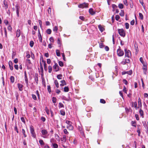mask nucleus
I'll list each match as a JSON object with an SVG mask.
<instances>
[{"instance_id":"f257e3e1","label":"nucleus","mask_w":148,"mask_h":148,"mask_svg":"<svg viewBox=\"0 0 148 148\" xmlns=\"http://www.w3.org/2000/svg\"><path fill=\"white\" fill-rule=\"evenodd\" d=\"M26 64L27 69H30L32 65V64L31 63L30 60L29 59H27L26 60Z\"/></svg>"},{"instance_id":"f03ea898","label":"nucleus","mask_w":148,"mask_h":148,"mask_svg":"<svg viewBox=\"0 0 148 148\" xmlns=\"http://www.w3.org/2000/svg\"><path fill=\"white\" fill-rule=\"evenodd\" d=\"M118 31L119 34L121 36L123 37L125 36V31L123 29H118Z\"/></svg>"},{"instance_id":"7ed1b4c3","label":"nucleus","mask_w":148,"mask_h":148,"mask_svg":"<svg viewBox=\"0 0 148 148\" xmlns=\"http://www.w3.org/2000/svg\"><path fill=\"white\" fill-rule=\"evenodd\" d=\"M88 3H84L80 4L78 5V7L81 8H87L88 7Z\"/></svg>"},{"instance_id":"20e7f679","label":"nucleus","mask_w":148,"mask_h":148,"mask_svg":"<svg viewBox=\"0 0 148 148\" xmlns=\"http://www.w3.org/2000/svg\"><path fill=\"white\" fill-rule=\"evenodd\" d=\"M125 56L127 58H130L131 55V51L126 49H125Z\"/></svg>"},{"instance_id":"39448f33","label":"nucleus","mask_w":148,"mask_h":148,"mask_svg":"<svg viewBox=\"0 0 148 148\" xmlns=\"http://www.w3.org/2000/svg\"><path fill=\"white\" fill-rule=\"evenodd\" d=\"M117 54L119 56H122L124 55V53L123 51L121 49H118L117 51Z\"/></svg>"},{"instance_id":"423d86ee","label":"nucleus","mask_w":148,"mask_h":148,"mask_svg":"<svg viewBox=\"0 0 148 148\" xmlns=\"http://www.w3.org/2000/svg\"><path fill=\"white\" fill-rule=\"evenodd\" d=\"M30 132L32 135L33 137L35 138L36 136V135L34 131L32 126L30 127Z\"/></svg>"},{"instance_id":"0eeeda50","label":"nucleus","mask_w":148,"mask_h":148,"mask_svg":"<svg viewBox=\"0 0 148 148\" xmlns=\"http://www.w3.org/2000/svg\"><path fill=\"white\" fill-rule=\"evenodd\" d=\"M53 69L56 70V71H58L59 70V66H58L57 64L55 63V65L53 66Z\"/></svg>"},{"instance_id":"6e6552de","label":"nucleus","mask_w":148,"mask_h":148,"mask_svg":"<svg viewBox=\"0 0 148 148\" xmlns=\"http://www.w3.org/2000/svg\"><path fill=\"white\" fill-rule=\"evenodd\" d=\"M78 129L80 132V133L83 136L84 135V133L82 130V128L81 126H79Z\"/></svg>"},{"instance_id":"1a4fd4ad","label":"nucleus","mask_w":148,"mask_h":148,"mask_svg":"<svg viewBox=\"0 0 148 148\" xmlns=\"http://www.w3.org/2000/svg\"><path fill=\"white\" fill-rule=\"evenodd\" d=\"M138 108H142V103L141 100L140 98L139 97L138 99Z\"/></svg>"},{"instance_id":"9d476101","label":"nucleus","mask_w":148,"mask_h":148,"mask_svg":"<svg viewBox=\"0 0 148 148\" xmlns=\"http://www.w3.org/2000/svg\"><path fill=\"white\" fill-rule=\"evenodd\" d=\"M25 80L26 83V86H28V80L26 72L25 73Z\"/></svg>"},{"instance_id":"9b49d317","label":"nucleus","mask_w":148,"mask_h":148,"mask_svg":"<svg viewBox=\"0 0 148 148\" xmlns=\"http://www.w3.org/2000/svg\"><path fill=\"white\" fill-rule=\"evenodd\" d=\"M9 65L10 67V69L11 70H12L13 69V63L11 61H10L9 62Z\"/></svg>"},{"instance_id":"f8f14e48","label":"nucleus","mask_w":148,"mask_h":148,"mask_svg":"<svg viewBox=\"0 0 148 148\" xmlns=\"http://www.w3.org/2000/svg\"><path fill=\"white\" fill-rule=\"evenodd\" d=\"M89 12L90 14L92 15H93L95 14V12L93 10V9L90 8L89 9Z\"/></svg>"},{"instance_id":"ddd939ff","label":"nucleus","mask_w":148,"mask_h":148,"mask_svg":"<svg viewBox=\"0 0 148 148\" xmlns=\"http://www.w3.org/2000/svg\"><path fill=\"white\" fill-rule=\"evenodd\" d=\"M15 8L16 9V13L18 16H19V7L17 5L15 6Z\"/></svg>"},{"instance_id":"4468645a","label":"nucleus","mask_w":148,"mask_h":148,"mask_svg":"<svg viewBox=\"0 0 148 148\" xmlns=\"http://www.w3.org/2000/svg\"><path fill=\"white\" fill-rule=\"evenodd\" d=\"M18 88L20 91H22L23 90V85L22 84L18 83Z\"/></svg>"},{"instance_id":"2eb2a0df","label":"nucleus","mask_w":148,"mask_h":148,"mask_svg":"<svg viewBox=\"0 0 148 148\" xmlns=\"http://www.w3.org/2000/svg\"><path fill=\"white\" fill-rule=\"evenodd\" d=\"M60 82L62 83L60 85V86H64L66 85V83L64 80H62L60 81Z\"/></svg>"},{"instance_id":"dca6fc26","label":"nucleus","mask_w":148,"mask_h":148,"mask_svg":"<svg viewBox=\"0 0 148 148\" xmlns=\"http://www.w3.org/2000/svg\"><path fill=\"white\" fill-rule=\"evenodd\" d=\"M4 5L3 6V7L6 10L8 8V5L7 3L5 2V1H3Z\"/></svg>"},{"instance_id":"f3484780","label":"nucleus","mask_w":148,"mask_h":148,"mask_svg":"<svg viewBox=\"0 0 148 148\" xmlns=\"http://www.w3.org/2000/svg\"><path fill=\"white\" fill-rule=\"evenodd\" d=\"M21 35V31L20 29L17 30L16 32V36L17 37H19Z\"/></svg>"},{"instance_id":"a211bd4d","label":"nucleus","mask_w":148,"mask_h":148,"mask_svg":"<svg viewBox=\"0 0 148 148\" xmlns=\"http://www.w3.org/2000/svg\"><path fill=\"white\" fill-rule=\"evenodd\" d=\"M139 112L142 118H143L144 117V112H143V111L142 110L141 108L140 109V110L139 111Z\"/></svg>"},{"instance_id":"6ab92c4d","label":"nucleus","mask_w":148,"mask_h":148,"mask_svg":"<svg viewBox=\"0 0 148 148\" xmlns=\"http://www.w3.org/2000/svg\"><path fill=\"white\" fill-rule=\"evenodd\" d=\"M67 128L68 129H69L70 130H72L73 129V126H72L71 124L68 125L67 126Z\"/></svg>"},{"instance_id":"aec40b11","label":"nucleus","mask_w":148,"mask_h":148,"mask_svg":"<svg viewBox=\"0 0 148 148\" xmlns=\"http://www.w3.org/2000/svg\"><path fill=\"white\" fill-rule=\"evenodd\" d=\"M35 81L37 84H38V75L37 74H35L34 77Z\"/></svg>"},{"instance_id":"412c9836","label":"nucleus","mask_w":148,"mask_h":148,"mask_svg":"<svg viewBox=\"0 0 148 148\" xmlns=\"http://www.w3.org/2000/svg\"><path fill=\"white\" fill-rule=\"evenodd\" d=\"M41 133L43 135H46L47 134V131L45 130H42L41 131Z\"/></svg>"},{"instance_id":"4be33fe9","label":"nucleus","mask_w":148,"mask_h":148,"mask_svg":"<svg viewBox=\"0 0 148 148\" xmlns=\"http://www.w3.org/2000/svg\"><path fill=\"white\" fill-rule=\"evenodd\" d=\"M61 140L64 142H65L66 141V137L65 135L63 136V138L61 139Z\"/></svg>"},{"instance_id":"5701e85b","label":"nucleus","mask_w":148,"mask_h":148,"mask_svg":"<svg viewBox=\"0 0 148 148\" xmlns=\"http://www.w3.org/2000/svg\"><path fill=\"white\" fill-rule=\"evenodd\" d=\"M143 71L144 73L145 74H146V72H147V66H145V67H143Z\"/></svg>"},{"instance_id":"b1692460","label":"nucleus","mask_w":148,"mask_h":148,"mask_svg":"<svg viewBox=\"0 0 148 148\" xmlns=\"http://www.w3.org/2000/svg\"><path fill=\"white\" fill-rule=\"evenodd\" d=\"M134 105V108L136 109L137 110L138 108L137 107V103L136 102H135L134 103L132 102V106H133V105Z\"/></svg>"},{"instance_id":"393cba45","label":"nucleus","mask_w":148,"mask_h":148,"mask_svg":"<svg viewBox=\"0 0 148 148\" xmlns=\"http://www.w3.org/2000/svg\"><path fill=\"white\" fill-rule=\"evenodd\" d=\"M132 125L135 127H136V123L135 121H132L131 122Z\"/></svg>"},{"instance_id":"a878e982","label":"nucleus","mask_w":148,"mask_h":148,"mask_svg":"<svg viewBox=\"0 0 148 148\" xmlns=\"http://www.w3.org/2000/svg\"><path fill=\"white\" fill-rule=\"evenodd\" d=\"M98 28L101 32L104 30V28L100 25L98 26Z\"/></svg>"},{"instance_id":"bb28decb","label":"nucleus","mask_w":148,"mask_h":148,"mask_svg":"<svg viewBox=\"0 0 148 148\" xmlns=\"http://www.w3.org/2000/svg\"><path fill=\"white\" fill-rule=\"evenodd\" d=\"M54 83L56 85V87L58 88L59 87V86L58 81L57 80H55L54 81Z\"/></svg>"},{"instance_id":"cd10ccee","label":"nucleus","mask_w":148,"mask_h":148,"mask_svg":"<svg viewBox=\"0 0 148 148\" xmlns=\"http://www.w3.org/2000/svg\"><path fill=\"white\" fill-rule=\"evenodd\" d=\"M113 11H114L117 8V6L115 4H112Z\"/></svg>"},{"instance_id":"c85d7f7f","label":"nucleus","mask_w":148,"mask_h":148,"mask_svg":"<svg viewBox=\"0 0 148 148\" xmlns=\"http://www.w3.org/2000/svg\"><path fill=\"white\" fill-rule=\"evenodd\" d=\"M10 82L12 83H13L14 81V78L13 76H11L10 78Z\"/></svg>"},{"instance_id":"c756f323","label":"nucleus","mask_w":148,"mask_h":148,"mask_svg":"<svg viewBox=\"0 0 148 148\" xmlns=\"http://www.w3.org/2000/svg\"><path fill=\"white\" fill-rule=\"evenodd\" d=\"M119 15L121 16H123L124 15V10H121L119 13Z\"/></svg>"},{"instance_id":"7c9ffc66","label":"nucleus","mask_w":148,"mask_h":148,"mask_svg":"<svg viewBox=\"0 0 148 148\" xmlns=\"http://www.w3.org/2000/svg\"><path fill=\"white\" fill-rule=\"evenodd\" d=\"M69 91V88L68 87L65 86L64 88V91L65 92H68Z\"/></svg>"},{"instance_id":"2f4dec72","label":"nucleus","mask_w":148,"mask_h":148,"mask_svg":"<svg viewBox=\"0 0 148 148\" xmlns=\"http://www.w3.org/2000/svg\"><path fill=\"white\" fill-rule=\"evenodd\" d=\"M56 55H57V56H60V51L59 50L57 49L56 50Z\"/></svg>"},{"instance_id":"473e14b6","label":"nucleus","mask_w":148,"mask_h":148,"mask_svg":"<svg viewBox=\"0 0 148 148\" xmlns=\"http://www.w3.org/2000/svg\"><path fill=\"white\" fill-rule=\"evenodd\" d=\"M62 77V75L61 74L58 75L57 76V78L59 79H61Z\"/></svg>"},{"instance_id":"72a5a7b5","label":"nucleus","mask_w":148,"mask_h":148,"mask_svg":"<svg viewBox=\"0 0 148 148\" xmlns=\"http://www.w3.org/2000/svg\"><path fill=\"white\" fill-rule=\"evenodd\" d=\"M139 17L141 20H143V15L141 13H139Z\"/></svg>"},{"instance_id":"f704fd0d","label":"nucleus","mask_w":148,"mask_h":148,"mask_svg":"<svg viewBox=\"0 0 148 148\" xmlns=\"http://www.w3.org/2000/svg\"><path fill=\"white\" fill-rule=\"evenodd\" d=\"M125 27L126 29H129V24L128 23H125Z\"/></svg>"},{"instance_id":"c9c22d12","label":"nucleus","mask_w":148,"mask_h":148,"mask_svg":"<svg viewBox=\"0 0 148 148\" xmlns=\"http://www.w3.org/2000/svg\"><path fill=\"white\" fill-rule=\"evenodd\" d=\"M118 7L120 9H122L123 8V5L122 3H119L118 5Z\"/></svg>"},{"instance_id":"e433bc0d","label":"nucleus","mask_w":148,"mask_h":148,"mask_svg":"<svg viewBox=\"0 0 148 148\" xmlns=\"http://www.w3.org/2000/svg\"><path fill=\"white\" fill-rule=\"evenodd\" d=\"M39 40L40 42H42V38L41 35H38Z\"/></svg>"},{"instance_id":"4c0bfd02","label":"nucleus","mask_w":148,"mask_h":148,"mask_svg":"<svg viewBox=\"0 0 148 148\" xmlns=\"http://www.w3.org/2000/svg\"><path fill=\"white\" fill-rule=\"evenodd\" d=\"M47 33L48 34H51V30L50 29H48L47 30Z\"/></svg>"},{"instance_id":"58836bf2","label":"nucleus","mask_w":148,"mask_h":148,"mask_svg":"<svg viewBox=\"0 0 148 148\" xmlns=\"http://www.w3.org/2000/svg\"><path fill=\"white\" fill-rule=\"evenodd\" d=\"M45 111L48 114H49V109L47 108V107H45Z\"/></svg>"},{"instance_id":"ea45409f","label":"nucleus","mask_w":148,"mask_h":148,"mask_svg":"<svg viewBox=\"0 0 148 148\" xmlns=\"http://www.w3.org/2000/svg\"><path fill=\"white\" fill-rule=\"evenodd\" d=\"M52 102H53V103H54V104H55V103L56 102V98L54 97H53L52 98Z\"/></svg>"},{"instance_id":"a19ab883","label":"nucleus","mask_w":148,"mask_h":148,"mask_svg":"<svg viewBox=\"0 0 148 148\" xmlns=\"http://www.w3.org/2000/svg\"><path fill=\"white\" fill-rule=\"evenodd\" d=\"M48 69H49V73H51L52 70V67L49 66H48Z\"/></svg>"},{"instance_id":"79ce46f5","label":"nucleus","mask_w":148,"mask_h":148,"mask_svg":"<svg viewBox=\"0 0 148 148\" xmlns=\"http://www.w3.org/2000/svg\"><path fill=\"white\" fill-rule=\"evenodd\" d=\"M22 133L24 136L25 137H27V135L25 134V131L24 129H22Z\"/></svg>"},{"instance_id":"37998d69","label":"nucleus","mask_w":148,"mask_h":148,"mask_svg":"<svg viewBox=\"0 0 148 148\" xmlns=\"http://www.w3.org/2000/svg\"><path fill=\"white\" fill-rule=\"evenodd\" d=\"M47 89L49 92L50 93L51 92V87L49 85L47 86Z\"/></svg>"},{"instance_id":"c03bdc74","label":"nucleus","mask_w":148,"mask_h":148,"mask_svg":"<svg viewBox=\"0 0 148 148\" xmlns=\"http://www.w3.org/2000/svg\"><path fill=\"white\" fill-rule=\"evenodd\" d=\"M34 44V42L33 41H30L29 43V45L31 47H32L33 46Z\"/></svg>"},{"instance_id":"a18cd8bd","label":"nucleus","mask_w":148,"mask_h":148,"mask_svg":"<svg viewBox=\"0 0 148 148\" xmlns=\"http://www.w3.org/2000/svg\"><path fill=\"white\" fill-rule=\"evenodd\" d=\"M100 102L101 103L104 104L106 103V101L103 99H101L100 100Z\"/></svg>"},{"instance_id":"49530a36","label":"nucleus","mask_w":148,"mask_h":148,"mask_svg":"<svg viewBox=\"0 0 148 148\" xmlns=\"http://www.w3.org/2000/svg\"><path fill=\"white\" fill-rule=\"evenodd\" d=\"M66 123L68 125H71L72 123L71 121L67 120H66Z\"/></svg>"},{"instance_id":"de8ad7c7","label":"nucleus","mask_w":148,"mask_h":148,"mask_svg":"<svg viewBox=\"0 0 148 148\" xmlns=\"http://www.w3.org/2000/svg\"><path fill=\"white\" fill-rule=\"evenodd\" d=\"M59 64L60 66H63V62L61 61L59 62Z\"/></svg>"},{"instance_id":"09e8293b","label":"nucleus","mask_w":148,"mask_h":148,"mask_svg":"<svg viewBox=\"0 0 148 148\" xmlns=\"http://www.w3.org/2000/svg\"><path fill=\"white\" fill-rule=\"evenodd\" d=\"M39 142L41 145H43L44 144L43 141L42 140H39Z\"/></svg>"},{"instance_id":"8fccbe9b","label":"nucleus","mask_w":148,"mask_h":148,"mask_svg":"<svg viewBox=\"0 0 148 148\" xmlns=\"http://www.w3.org/2000/svg\"><path fill=\"white\" fill-rule=\"evenodd\" d=\"M14 130L17 133H18V128L16 126V125L14 126Z\"/></svg>"},{"instance_id":"3c124183","label":"nucleus","mask_w":148,"mask_h":148,"mask_svg":"<svg viewBox=\"0 0 148 148\" xmlns=\"http://www.w3.org/2000/svg\"><path fill=\"white\" fill-rule=\"evenodd\" d=\"M125 110H126V112L127 113L129 112L130 111V110H131V109L130 108H128L127 107H126L125 108Z\"/></svg>"},{"instance_id":"603ef678","label":"nucleus","mask_w":148,"mask_h":148,"mask_svg":"<svg viewBox=\"0 0 148 148\" xmlns=\"http://www.w3.org/2000/svg\"><path fill=\"white\" fill-rule=\"evenodd\" d=\"M53 145L54 148H58V145L57 144L54 143L53 144Z\"/></svg>"},{"instance_id":"864d4df0","label":"nucleus","mask_w":148,"mask_h":148,"mask_svg":"<svg viewBox=\"0 0 148 148\" xmlns=\"http://www.w3.org/2000/svg\"><path fill=\"white\" fill-rule=\"evenodd\" d=\"M120 18V16L119 15H116L115 16V19L116 21H118Z\"/></svg>"},{"instance_id":"5fc2aeb1","label":"nucleus","mask_w":148,"mask_h":148,"mask_svg":"<svg viewBox=\"0 0 148 148\" xmlns=\"http://www.w3.org/2000/svg\"><path fill=\"white\" fill-rule=\"evenodd\" d=\"M49 40L51 42H54V39L53 37H51L49 38Z\"/></svg>"},{"instance_id":"6e6d98bb","label":"nucleus","mask_w":148,"mask_h":148,"mask_svg":"<svg viewBox=\"0 0 148 148\" xmlns=\"http://www.w3.org/2000/svg\"><path fill=\"white\" fill-rule=\"evenodd\" d=\"M123 82L125 85H127L128 84L127 81L125 79H123Z\"/></svg>"},{"instance_id":"4d7b16f0","label":"nucleus","mask_w":148,"mask_h":148,"mask_svg":"<svg viewBox=\"0 0 148 148\" xmlns=\"http://www.w3.org/2000/svg\"><path fill=\"white\" fill-rule=\"evenodd\" d=\"M64 132L66 134H69L68 132L66 129H65L64 130Z\"/></svg>"},{"instance_id":"13d9d810","label":"nucleus","mask_w":148,"mask_h":148,"mask_svg":"<svg viewBox=\"0 0 148 148\" xmlns=\"http://www.w3.org/2000/svg\"><path fill=\"white\" fill-rule=\"evenodd\" d=\"M32 97L33 99H34V100H36L37 99L36 97V95L34 94H32Z\"/></svg>"},{"instance_id":"bf43d9fd","label":"nucleus","mask_w":148,"mask_h":148,"mask_svg":"<svg viewBox=\"0 0 148 148\" xmlns=\"http://www.w3.org/2000/svg\"><path fill=\"white\" fill-rule=\"evenodd\" d=\"M135 117H136V119L138 121L139 120V118L138 114H136L135 115Z\"/></svg>"},{"instance_id":"052dcab7","label":"nucleus","mask_w":148,"mask_h":148,"mask_svg":"<svg viewBox=\"0 0 148 148\" xmlns=\"http://www.w3.org/2000/svg\"><path fill=\"white\" fill-rule=\"evenodd\" d=\"M61 114L63 115L64 116L65 115V112L64 111L61 110L60 111Z\"/></svg>"},{"instance_id":"680f3d73","label":"nucleus","mask_w":148,"mask_h":148,"mask_svg":"<svg viewBox=\"0 0 148 148\" xmlns=\"http://www.w3.org/2000/svg\"><path fill=\"white\" fill-rule=\"evenodd\" d=\"M58 30V27L57 26H55L53 29V31L54 32H57Z\"/></svg>"},{"instance_id":"e2e57ef3","label":"nucleus","mask_w":148,"mask_h":148,"mask_svg":"<svg viewBox=\"0 0 148 148\" xmlns=\"http://www.w3.org/2000/svg\"><path fill=\"white\" fill-rule=\"evenodd\" d=\"M59 108L64 107V105L61 103H59Z\"/></svg>"},{"instance_id":"0e129e2a","label":"nucleus","mask_w":148,"mask_h":148,"mask_svg":"<svg viewBox=\"0 0 148 148\" xmlns=\"http://www.w3.org/2000/svg\"><path fill=\"white\" fill-rule=\"evenodd\" d=\"M135 23V21L134 20H133L130 22V24L131 25H134Z\"/></svg>"},{"instance_id":"69168bd1","label":"nucleus","mask_w":148,"mask_h":148,"mask_svg":"<svg viewBox=\"0 0 148 148\" xmlns=\"http://www.w3.org/2000/svg\"><path fill=\"white\" fill-rule=\"evenodd\" d=\"M140 61L141 62V63H143V62H144L143 58L142 57H140Z\"/></svg>"},{"instance_id":"338daca9","label":"nucleus","mask_w":148,"mask_h":148,"mask_svg":"<svg viewBox=\"0 0 148 148\" xmlns=\"http://www.w3.org/2000/svg\"><path fill=\"white\" fill-rule=\"evenodd\" d=\"M104 46L103 43L101 42L99 44V47L101 48H103Z\"/></svg>"},{"instance_id":"774afa93","label":"nucleus","mask_w":148,"mask_h":148,"mask_svg":"<svg viewBox=\"0 0 148 148\" xmlns=\"http://www.w3.org/2000/svg\"><path fill=\"white\" fill-rule=\"evenodd\" d=\"M125 62L127 63H129L130 62V60L128 59H125Z\"/></svg>"}]
</instances>
